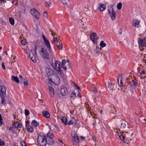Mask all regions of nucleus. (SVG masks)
<instances>
[{
  "label": "nucleus",
  "instance_id": "obj_45",
  "mask_svg": "<svg viewBox=\"0 0 146 146\" xmlns=\"http://www.w3.org/2000/svg\"><path fill=\"white\" fill-rule=\"evenodd\" d=\"M20 143L22 146H27V145L25 142L21 141L20 142Z\"/></svg>",
  "mask_w": 146,
  "mask_h": 146
},
{
  "label": "nucleus",
  "instance_id": "obj_56",
  "mask_svg": "<svg viewBox=\"0 0 146 146\" xmlns=\"http://www.w3.org/2000/svg\"><path fill=\"white\" fill-rule=\"evenodd\" d=\"M80 138L82 139V140H85V137L83 136H81L80 137Z\"/></svg>",
  "mask_w": 146,
  "mask_h": 146
},
{
  "label": "nucleus",
  "instance_id": "obj_3",
  "mask_svg": "<svg viewBox=\"0 0 146 146\" xmlns=\"http://www.w3.org/2000/svg\"><path fill=\"white\" fill-rule=\"evenodd\" d=\"M42 36L45 46L48 48V50L50 52V53L52 55V49H51L49 42L47 40L45 35H42Z\"/></svg>",
  "mask_w": 146,
  "mask_h": 146
},
{
  "label": "nucleus",
  "instance_id": "obj_64",
  "mask_svg": "<svg viewBox=\"0 0 146 146\" xmlns=\"http://www.w3.org/2000/svg\"><path fill=\"white\" fill-rule=\"evenodd\" d=\"M19 77L20 79L23 78L22 76H19Z\"/></svg>",
  "mask_w": 146,
  "mask_h": 146
},
{
  "label": "nucleus",
  "instance_id": "obj_11",
  "mask_svg": "<svg viewBox=\"0 0 146 146\" xmlns=\"http://www.w3.org/2000/svg\"><path fill=\"white\" fill-rule=\"evenodd\" d=\"M138 42L139 46L141 47L146 46V39H142L139 38L138 40Z\"/></svg>",
  "mask_w": 146,
  "mask_h": 146
},
{
  "label": "nucleus",
  "instance_id": "obj_10",
  "mask_svg": "<svg viewBox=\"0 0 146 146\" xmlns=\"http://www.w3.org/2000/svg\"><path fill=\"white\" fill-rule=\"evenodd\" d=\"M47 140L48 141V143L49 145H52L54 143V141L52 139V134L48 133L46 135Z\"/></svg>",
  "mask_w": 146,
  "mask_h": 146
},
{
  "label": "nucleus",
  "instance_id": "obj_6",
  "mask_svg": "<svg viewBox=\"0 0 146 146\" xmlns=\"http://www.w3.org/2000/svg\"><path fill=\"white\" fill-rule=\"evenodd\" d=\"M112 6L111 5L110 8L108 9V11L110 16L111 17L112 20H113L115 19V13L113 10Z\"/></svg>",
  "mask_w": 146,
  "mask_h": 146
},
{
  "label": "nucleus",
  "instance_id": "obj_54",
  "mask_svg": "<svg viewBox=\"0 0 146 146\" xmlns=\"http://www.w3.org/2000/svg\"><path fill=\"white\" fill-rule=\"evenodd\" d=\"M43 15L45 17H46L47 16V12H44L43 13Z\"/></svg>",
  "mask_w": 146,
  "mask_h": 146
},
{
  "label": "nucleus",
  "instance_id": "obj_39",
  "mask_svg": "<svg viewBox=\"0 0 146 146\" xmlns=\"http://www.w3.org/2000/svg\"><path fill=\"white\" fill-rule=\"evenodd\" d=\"M49 89L50 91L51 92V93H52L54 95V89L51 87H49Z\"/></svg>",
  "mask_w": 146,
  "mask_h": 146
},
{
  "label": "nucleus",
  "instance_id": "obj_43",
  "mask_svg": "<svg viewBox=\"0 0 146 146\" xmlns=\"http://www.w3.org/2000/svg\"><path fill=\"white\" fill-rule=\"evenodd\" d=\"M74 87L76 89H78V90H80V87L77 86V84L76 83H74Z\"/></svg>",
  "mask_w": 146,
  "mask_h": 146
},
{
  "label": "nucleus",
  "instance_id": "obj_12",
  "mask_svg": "<svg viewBox=\"0 0 146 146\" xmlns=\"http://www.w3.org/2000/svg\"><path fill=\"white\" fill-rule=\"evenodd\" d=\"M98 37L96 33H92V41L95 44H97Z\"/></svg>",
  "mask_w": 146,
  "mask_h": 146
},
{
  "label": "nucleus",
  "instance_id": "obj_35",
  "mask_svg": "<svg viewBox=\"0 0 146 146\" xmlns=\"http://www.w3.org/2000/svg\"><path fill=\"white\" fill-rule=\"evenodd\" d=\"M106 45V44L105 43H104L103 41H101L100 42V46L101 47H104Z\"/></svg>",
  "mask_w": 146,
  "mask_h": 146
},
{
  "label": "nucleus",
  "instance_id": "obj_32",
  "mask_svg": "<svg viewBox=\"0 0 146 146\" xmlns=\"http://www.w3.org/2000/svg\"><path fill=\"white\" fill-rule=\"evenodd\" d=\"M50 2L49 0L46 1L45 3V6L46 7H50Z\"/></svg>",
  "mask_w": 146,
  "mask_h": 146
},
{
  "label": "nucleus",
  "instance_id": "obj_44",
  "mask_svg": "<svg viewBox=\"0 0 146 146\" xmlns=\"http://www.w3.org/2000/svg\"><path fill=\"white\" fill-rule=\"evenodd\" d=\"M21 44L22 45H25L27 44V42L25 40H21Z\"/></svg>",
  "mask_w": 146,
  "mask_h": 146
},
{
  "label": "nucleus",
  "instance_id": "obj_22",
  "mask_svg": "<svg viewBox=\"0 0 146 146\" xmlns=\"http://www.w3.org/2000/svg\"><path fill=\"white\" fill-rule=\"evenodd\" d=\"M39 123L36 120H33L31 123V125L34 128H36L39 125Z\"/></svg>",
  "mask_w": 146,
  "mask_h": 146
},
{
  "label": "nucleus",
  "instance_id": "obj_40",
  "mask_svg": "<svg viewBox=\"0 0 146 146\" xmlns=\"http://www.w3.org/2000/svg\"><path fill=\"white\" fill-rule=\"evenodd\" d=\"M132 82H133V84H134V85L135 86H138V83L136 82L134 80H132Z\"/></svg>",
  "mask_w": 146,
  "mask_h": 146
},
{
  "label": "nucleus",
  "instance_id": "obj_49",
  "mask_svg": "<svg viewBox=\"0 0 146 146\" xmlns=\"http://www.w3.org/2000/svg\"><path fill=\"white\" fill-rule=\"evenodd\" d=\"M62 68L65 70H67V68L66 66H65V65H62Z\"/></svg>",
  "mask_w": 146,
  "mask_h": 146
},
{
  "label": "nucleus",
  "instance_id": "obj_1",
  "mask_svg": "<svg viewBox=\"0 0 146 146\" xmlns=\"http://www.w3.org/2000/svg\"><path fill=\"white\" fill-rule=\"evenodd\" d=\"M37 141L41 146H45L47 142V138L44 135H39L37 138Z\"/></svg>",
  "mask_w": 146,
  "mask_h": 146
},
{
  "label": "nucleus",
  "instance_id": "obj_2",
  "mask_svg": "<svg viewBox=\"0 0 146 146\" xmlns=\"http://www.w3.org/2000/svg\"><path fill=\"white\" fill-rule=\"evenodd\" d=\"M48 78L52 82L56 85H58L60 83V78L58 75L55 73L53 74H52L50 78Z\"/></svg>",
  "mask_w": 146,
  "mask_h": 146
},
{
  "label": "nucleus",
  "instance_id": "obj_8",
  "mask_svg": "<svg viewBox=\"0 0 146 146\" xmlns=\"http://www.w3.org/2000/svg\"><path fill=\"white\" fill-rule=\"evenodd\" d=\"M30 13L31 15L34 16L35 18L39 19L40 15L37 10L34 9H32L31 10Z\"/></svg>",
  "mask_w": 146,
  "mask_h": 146
},
{
  "label": "nucleus",
  "instance_id": "obj_4",
  "mask_svg": "<svg viewBox=\"0 0 146 146\" xmlns=\"http://www.w3.org/2000/svg\"><path fill=\"white\" fill-rule=\"evenodd\" d=\"M52 65L55 70L58 71L59 72H61L60 68H62V65L60 62L56 61L54 63L52 64Z\"/></svg>",
  "mask_w": 146,
  "mask_h": 146
},
{
  "label": "nucleus",
  "instance_id": "obj_50",
  "mask_svg": "<svg viewBox=\"0 0 146 146\" xmlns=\"http://www.w3.org/2000/svg\"><path fill=\"white\" fill-rule=\"evenodd\" d=\"M92 139L94 141V142L96 141V138L95 136H92Z\"/></svg>",
  "mask_w": 146,
  "mask_h": 146
},
{
  "label": "nucleus",
  "instance_id": "obj_53",
  "mask_svg": "<svg viewBox=\"0 0 146 146\" xmlns=\"http://www.w3.org/2000/svg\"><path fill=\"white\" fill-rule=\"evenodd\" d=\"M1 66H2V68L4 69L5 70V66L3 63V62L2 63Z\"/></svg>",
  "mask_w": 146,
  "mask_h": 146
},
{
  "label": "nucleus",
  "instance_id": "obj_52",
  "mask_svg": "<svg viewBox=\"0 0 146 146\" xmlns=\"http://www.w3.org/2000/svg\"><path fill=\"white\" fill-rule=\"evenodd\" d=\"M23 84L24 86H27L28 85V82L27 81H24Z\"/></svg>",
  "mask_w": 146,
  "mask_h": 146
},
{
  "label": "nucleus",
  "instance_id": "obj_7",
  "mask_svg": "<svg viewBox=\"0 0 146 146\" xmlns=\"http://www.w3.org/2000/svg\"><path fill=\"white\" fill-rule=\"evenodd\" d=\"M67 91V89L66 87L62 86L60 89L61 94L59 95V94H57V96L60 98H61L66 95Z\"/></svg>",
  "mask_w": 146,
  "mask_h": 146
},
{
  "label": "nucleus",
  "instance_id": "obj_14",
  "mask_svg": "<svg viewBox=\"0 0 146 146\" xmlns=\"http://www.w3.org/2000/svg\"><path fill=\"white\" fill-rule=\"evenodd\" d=\"M13 126L14 127V128H22L23 127L22 123L19 121H17L16 122H14L13 124Z\"/></svg>",
  "mask_w": 146,
  "mask_h": 146
},
{
  "label": "nucleus",
  "instance_id": "obj_16",
  "mask_svg": "<svg viewBox=\"0 0 146 146\" xmlns=\"http://www.w3.org/2000/svg\"><path fill=\"white\" fill-rule=\"evenodd\" d=\"M122 77V74H119L117 78V81L118 83V84L120 86L123 85V83L121 79Z\"/></svg>",
  "mask_w": 146,
  "mask_h": 146
},
{
  "label": "nucleus",
  "instance_id": "obj_37",
  "mask_svg": "<svg viewBox=\"0 0 146 146\" xmlns=\"http://www.w3.org/2000/svg\"><path fill=\"white\" fill-rule=\"evenodd\" d=\"M126 127V124L125 123H121V124L120 128L121 129H124Z\"/></svg>",
  "mask_w": 146,
  "mask_h": 146
},
{
  "label": "nucleus",
  "instance_id": "obj_51",
  "mask_svg": "<svg viewBox=\"0 0 146 146\" xmlns=\"http://www.w3.org/2000/svg\"><path fill=\"white\" fill-rule=\"evenodd\" d=\"M122 29H121V28L119 30V35L122 34Z\"/></svg>",
  "mask_w": 146,
  "mask_h": 146
},
{
  "label": "nucleus",
  "instance_id": "obj_9",
  "mask_svg": "<svg viewBox=\"0 0 146 146\" xmlns=\"http://www.w3.org/2000/svg\"><path fill=\"white\" fill-rule=\"evenodd\" d=\"M41 54L42 57L44 59H49V54L46 50H45L43 48H42Z\"/></svg>",
  "mask_w": 146,
  "mask_h": 146
},
{
  "label": "nucleus",
  "instance_id": "obj_33",
  "mask_svg": "<svg viewBox=\"0 0 146 146\" xmlns=\"http://www.w3.org/2000/svg\"><path fill=\"white\" fill-rule=\"evenodd\" d=\"M9 21L11 25H13L14 24V20L13 18H9Z\"/></svg>",
  "mask_w": 146,
  "mask_h": 146
},
{
  "label": "nucleus",
  "instance_id": "obj_61",
  "mask_svg": "<svg viewBox=\"0 0 146 146\" xmlns=\"http://www.w3.org/2000/svg\"><path fill=\"white\" fill-rule=\"evenodd\" d=\"M12 127H10L9 129V130L10 131H11L12 130Z\"/></svg>",
  "mask_w": 146,
  "mask_h": 146
},
{
  "label": "nucleus",
  "instance_id": "obj_17",
  "mask_svg": "<svg viewBox=\"0 0 146 146\" xmlns=\"http://www.w3.org/2000/svg\"><path fill=\"white\" fill-rule=\"evenodd\" d=\"M92 92L94 94H96L98 93L96 86L94 84H92Z\"/></svg>",
  "mask_w": 146,
  "mask_h": 146
},
{
  "label": "nucleus",
  "instance_id": "obj_21",
  "mask_svg": "<svg viewBox=\"0 0 146 146\" xmlns=\"http://www.w3.org/2000/svg\"><path fill=\"white\" fill-rule=\"evenodd\" d=\"M72 140L74 142L76 143H78L79 142V138L76 134H74L72 137Z\"/></svg>",
  "mask_w": 146,
  "mask_h": 146
},
{
  "label": "nucleus",
  "instance_id": "obj_36",
  "mask_svg": "<svg viewBox=\"0 0 146 146\" xmlns=\"http://www.w3.org/2000/svg\"><path fill=\"white\" fill-rule=\"evenodd\" d=\"M76 97V93H72L71 94L70 97L72 99H74Z\"/></svg>",
  "mask_w": 146,
  "mask_h": 146
},
{
  "label": "nucleus",
  "instance_id": "obj_42",
  "mask_svg": "<svg viewBox=\"0 0 146 146\" xmlns=\"http://www.w3.org/2000/svg\"><path fill=\"white\" fill-rule=\"evenodd\" d=\"M25 114L26 116H27L29 114V112L28 110L25 109Z\"/></svg>",
  "mask_w": 146,
  "mask_h": 146
},
{
  "label": "nucleus",
  "instance_id": "obj_28",
  "mask_svg": "<svg viewBox=\"0 0 146 146\" xmlns=\"http://www.w3.org/2000/svg\"><path fill=\"white\" fill-rule=\"evenodd\" d=\"M140 22L138 20H134L132 22V24L133 26L136 27V25H138L139 23Z\"/></svg>",
  "mask_w": 146,
  "mask_h": 146
},
{
  "label": "nucleus",
  "instance_id": "obj_38",
  "mask_svg": "<svg viewBox=\"0 0 146 146\" xmlns=\"http://www.w3.org/2000/svg\"><path fill=\"white\" fill-rule=\"evenodd\" d=\"M1 98H2V100H1V104H3V105H4L6 104V101H5V99L4 98L2 97Z\"/></svg>",
  "mask_w": 146,
  "mask_h": 146
},
{
  "label": "nucleus",
  "instance_id": "obj_63",
  "mask_svg": "<svg viewBox=\"0 0 146 146\" xmlns=\"http://www.w3.org/2000/svg\"><path fill=\"white\" fill-rule=\"evenodd\" d=\"M4 53L6 54L7 55L8 54H7V52L6 51H5L4 52Z\"/></svg>",
  "mask_w": 146,
  "mask_h": 146
},
{
  "label": "nucleus",
  "instance_id": "obj_31",
  "mask_svg": "<svg viewBox=\"0 0 146 146\" xmlns=\"http://www.w3.org/2000/svg\"><path fill=\"white\" fill-rule=\"evenodd\" d=\"M119 138L123 141L124 143H126V141L125 140V137L122 135L121 134L119 136Z\"/></svg>",
  "mask_w": 146,
  "mask_h": 146
},
{
  "label": "nucleus",
  "instance_id": "obj_27",
  "mask_svg": "<svg viewBox=\"0 0 146 146\" xmlns=\"http://www.w3.org/2000/svg\"><path fill=\"white\" fill-rule=\"evenodd\" d=\"M29 56L31 59L34 62H36L35 57L33 54H30Z\"/></svg>",
  "mask_w": 146,
  "mask_h": 146
},
{
  "label": "nucleus",
  "instance_id": "obj_25",
  "mask_svg": "<svg viewBox=\"0 0 146 146\" xmlns=\"http://www.w3.org/2000/svg\"><path fill=\"white\" fill-rule=\"evenodd\" d=\"M62 65H64L66 64H67V66L68 67V68H70V65L69 64V62L68 60H67L66 61L65 60H63L62 61Z\"/></svg>",
  "mask_w": 146,
  "mask_h": 146
},
{
  "label": "nucleus",
  "instance_id": "obj_24",
  "mask_svg": "<svg viewBox=\"0 0 146 146\" xmlns=\"http://www.w3.org/2000/svg\"><path fill=\"white\" fill-rule=\"evenodd\" d=\"M56 46L58 50H61L62 48V43L61 42V41L60 40L58 42H57Z\"/></svg>",
  "mask_w": 146,
  "mask_h": 146
},
{
  "label": "nucleus",
  "instance_id": "obj_46",
  "mask_svg": "<svg viewBox=\"0 0 146 146\" xmlns=\"http://www.w3.org/2000/svg\"><path fill=\"white\" fill-rule=\"evenodd\" d=\"M62 3L64 4H66L67 3L68 0H61Z\"/></svg>",
  "mask_w": 146,
  "mask_h": 146
},
{
  "label": "nucleus",
  "instance_id": "obj_23",
  "mask_svg": "<svg viewBox=\"0 0 146 146\" xmlns=\"http://www.w3.org/2000/svg\"><path fill=\"white\" fill-rule=\"evenodd\" d=\"M43 115L46 118H49L50 117V114L49 113L46 111H44L42 112Z\"/></svg>",
  "mask_w": 146,
  "mask_h": 146
},
{
  "label": "nucleus",
  "instance_id": "obj_58",
  "mask_svg": "<svg viewBox=\"0 0 146 146\" xmlns=\"http://www.w3.org/2000/svg\"><path fill=\"white\" fill-rule=\"evenodd\" d=\"M3 123V121L2 120H0V124L1 125Z\"/></svg>",
  "mask_w": 146,
  "mask_h": 146
},
{
  "label": "nucleus",
  "instance_id": "obj_26",
  "mask_svg": "<svg viewBox=\"0 0 146 146\" xmlns=\"http://www.w3.org/2000/svg\"><path fill=\"white\" fill-rule=\"evenodd\" d=\"M61 121L65 125H67V119L65 117H61Z\"/></svg>",
  "mask_w": 146,
  "mask_h": 146
},
{
  "label": "nucleus",
  "instance_id": "obj_20",
  "mask_svg": "<svg viewBox=\"0 0 146 146\" xmlns=\"http://www.w3.org/2000/svg\"><path fill=\"white\" fill-rule=\"evenodd\" d=\"M46 71L47 74L48 76L49 77V76H51L52 74H52V71L51 69L48 68L46 69Z\"/></svg>",
  "mask_w": 146,
  "mask_h": 146
},
{
  "label": "nucleus",
  "instance_id": "obj_13",
  "mask_svg": "<svg viewBox=\"0 0 146 146\" xmlns=\"http://www.w3.org/2000/svg\"><path fill=\"white\" fill-rule=\"evenodd\" d=\"M6 88L2 85H0V96H2L5 94Z\"/></svg>",
  "mask_w": 146,
  "mask_h": 146
},
{
  "label": "nucleus",
  "instance_id": "obj_5",
  "mask_svg": "<svg viewBox=\"0 0 146 146\" xmlns=\"http://www.w3.org/2000/svg\"><path fill=\"white\" fill-rule=\"evenodd\" d=\"M94 100L95 99H93V101H92V103H93V105H92V107H93L94 103L95 104L94 105V111H92V117L94 119H95V117L94 116L92 117V116L93 115V114L94 115H96L97 113L99 112L98 110L99 108H98L97 104H96V102Z\"/></svg>",
  "mask_w": 146,
  "mask_h": 146
},
{
  "label": "nucleus",
  "instance_id": "obj_60",
  "mask_svg": "<svg viewBox=\"0 0 146 146\" xmlns=\"http://www.w3.org/2000/svg\"><path fill=\"white\" fill-rule=\"evenodd\" d=\"M13 116L14 119H15L16 117V115H13Z\"/></svg>",
  "mask_w": 146,
  "mask_h": 146
},
{
  "label": "nucleus",
  "instance_id": "obj_41",
  "mask_svg": "<svg viewBox=\"0 0 146 146\" xmlns=\"http://www.w3.org/2000/svg\"><path fill=\"white\" fill-rule=\"evenodd\" d=\"M5 145V142L3 141H2L1 139L0 138V146H3Z\"/></svg>",
  "mask_w": 146,
  "mask_h": 146
},
{
  "label": "nucleus",
  "instance_id": "obj_34",
  "mask_svg": "<svg viewBox=\"0 0 146 146\" xmlns=\"http://www.w3.org/2000/svg\"><path fill=\"white\" fill-rule=\"evenodd\" d=\"M122 3H119L117 5V9L119 10H120L122 7Z\"/></svg>",
  "mask_w": 146,
  "mask_h": 146
},
{
  "label": "nucleus",
  "instance_id": "obj_62",
  "mask_svg": "<svg viewBox=\"0 0 146 146\" xmlns=\"http://www.w3.org/2000/svg\"><path fill=\"white\" fill-rule=\"evenodd\" d=\"M94 123H93V125L94 126L95 125V124H96L95 123L96 122V120H94Z\"/></svg>",
  "mask_w": 146,
  "mask_h": 146
},
{
  "label": "nucleus",
  "instance_id": "obj_59",
  "mask_svg": "<svg viewBox=\"0 0 146 146\" xmlns=\"http://www.w3.org/2000/svg\"><path fill=\"white\" fill-rule=\"evenodd\" d=\"M0 120H2V117L1 114H0Z\"/></svg>",
  "mask_w": 146,
  "mask_h": 146
},
{
  "label": "nucleus",
  "instance_id": "obj_30",
  "mask_svg": "<svg viewBox=\"0 0 146 146\" xmlns=\"http://www.w3.org/2000/svg\"><path fill=\"white\" fill-rule=\"evenodd\" d=\"M75 121V119L73 117L69 121L68 123H67V125H69L72 124Z\"/></svg>",
  "mask_w": 146,
  "mask_h": 146
},
{
  "label": "nucleus",
  "instance_id": "obj_15",
  "mask_svg": "<svg viewBox=\"0 0 146 146\" xmlns=\"http://www.w3.org/2000/svg\"><path fill=\"white\" fill-rule=\"evenodd\" d=\"M52 35L53 36V39L51 41L52 43L53 44H55L56 43H57L58 41V38L57 37V35H56L54 34V33H52Z\"/></svg>",
  "mask_w": 146,
  "mask_h": 146
},
{
  "label": "nucleus",
  "instance_id": "obj_47",
  "mask_svg": "<svg viewBox=\"0 0 146 146\" xmlns=\"http://www.w3.org/2000/svg\"><path fill=\"white\" fill-rule=\"evenodd\" d=\"M141 73L142 74H145V76H144L143 77L142 76V77H141V78L142 79L143 78H145V77H146V74H145L144 71V70H143L141 72Z\"/></svg>",
  "mask_w": 146,
  "mask_h": 146
},
{
  "label": "nucleus",
  "instance_id": "obj_19",
  "mask_svg": "<svg viewBox=\"0 0 146 146\" xmlns=\"http://www.w3.org/2000/svg\"><path fill=\"white\" fill-rule=\"evenodd\" d=\"M99 6L100 7H98V9H100V11L101 12L103 11L106 9V7L104 4H102V3H100L99 4Z\"/></svg>",
  "mask_w": 146,
  "mask_h": 146
},
{
  "label": "nucleus",
  "instance_id": "obj_57",
  "mask_svg": "<svg viewBox=\"0 0 146 146\" xmlns=\"http://www.w3.org/2000/svg\"><path fill=\"white\" fill-rule=\"evenodd\" d=\"M78 96H79L80 98H81V97L80 93L79 92H78Z\"/></svg>",
  "mask_w": 146,
  "mask_h": 146
},
{
  "label": "nucleus",
  "instance_id": "obj_29",
  "mask_svg": "<svg viewBox=\"0 0 146 146\" xmlns=\"http://www.w3.org/2000/svg\"><path fill=\"white\" fill-rule=\"evenodd\" d=\"M11 78L12 79L16 82L18 83L19 82V78L15 76L14 75H12L11 76Z\"/></svg>",
  "mask_w": 146,
  "mask_h": 146
},
{
  "label": "nucleus",
  "instance_id": "obj_18",
  "mask_svg": "<svg viewBox=\"0 0 146 146\" xmlns=\"http://www.w3.org/2000/svg\"><path fill=\"white\" fill-rule=\"evenodd\" d=\"M25 126V129H27L28 131L31 133L33 132V129L31 126L27 124H26Z\"/></svg>",
  "mask_w": 146,
  "mask_h": 146
},
{
  "label": "nucleus",
  "instance_id": "obj_48",
  "mask_svg": "<svg viewBox=\"0 0 146 146\" xmlns=\"http://www.w3.org/2000/svg\"><path fill=\"white\" fill-rule=\"evenodd\" d=\"M108 87L109 88H111L112 86V83H110L108 82Z\"/></svg>",
  "mask_w": 146,
  "mask_h": 146
},
{
  "label": "nucleus",
  "instance_id": "obj_55",
  "mask_svg": "<svg viewBox=\"0 0 146 146\" xmlns=\"http://www.w3.org/2000/svg\"><path fill=\"white\" fill-rule=\"evenodd\" d=\"M137 75L138 76H141V77H142L141 76H142V74L140 72H138L137 73Z\"/></svg>",
  "mask_w": 146,
  "mask_h": 146
}]
</instances>
